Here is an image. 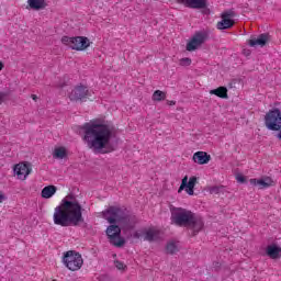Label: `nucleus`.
<instances>
[{"label":"nucleus","instance_id":"nucleus-1","mask_svg":"<svg viewBox=\"0 0 281 281\" xmlns=\"http://www.w3.org/2000/svg\"><path fill=\"white\" fill-rule=\"evenodd\" d=\"M55 225H60V227H69L70 225H80L85 223V217H82V205L76 199V195L68 194L63 199L60 205L55 209L54 213Z\"/></svg>","mask_w":281,"mask_h":281},{"label":"nucleus","instance_id":"nucleus-2","mask_svg":"<svg viewBox=\"0 0 281 281\" xmlns=\"http://www.w3.org/2000/svg\"><path fill=\"white\" fill-rule=\"evenodd\" d=\"M81 131H83L85 142L94 153H102L104 148H109L113 137L112 126L90 121L81 126Z\"/></svg>","mask_w":281,"mask_h":281},{"label":"nucleus","instance_id":"nucleus-3","mask_svg":"<svg viewBox=\"0 0 281 281\" xmlns=\"http://www.w3.org/2000/svg\"><path fill=\"white\" fill-rule=\"evenodd\" d=\"M171 223L178 227H188L190 236H196L204 227L203 217L183 207L171 209Z\"/></svg>","mask_w":281,"mask_h":281},{"label":"nucleus","instance_id":"nucleus-4","mask_svg":"<svg viewBox=\"0 0 281 281\" xmlns=\"http://www.w3.org/2000/svg\"><path fill=\"white\" fill-rule=\"evenodd\" d=\"M102 216L110 225H116L119 223L124 232H131L137 225V216L126 215L124 209L117 206L108 207L102 212Z\"/></svg>","mask_w":281,"mask_h":281},{"label":"nucleus","instance_id":"nucleus-5","mask_svg":"<svg viewBox=\"0 0 281 281\" xmlns=\"http://www.w3.org/2000/svg\"><path fill=\"white\" fill-rule=\"evenodd\" d=\"M61 43L63 45H67L70 47V49H75L76 52H85V49L91 45V42L85 36H63Z\"/></svg>","mask_w":281,"mask_h":281},{"label":"nucleus","instance_id":"nucleus-6","mask_svg":"<svg viewBox=\"0 0 281 281\" xmlns=\"http://www.w3.org/2000/svg\"><path fill=\"white\" fill-rule=\"evenodd\" d=\"M265 126L268 131H280L281 128V111L278 108L269 110L265 115Z\"/></svg>","mask_w":281,"mask_h":281},{"label":"nucleus","instance_id":"nucleus-7","mask_svg":"<svg viewBox=\"0 0 281 281\" xmlns=\"http://www.w3.org/2000/svg\"><path fill=\"white\" fill-rule=\"evenodd\" d=\"M64 265H66L69 271H78L83 265L82 256L79 252L69 250L64 255Z\"/></svg>","mask_w":281,"mask_h":281},{"label":"nucleus","instance_id":"nucleus-8","mask_svg":"<svg viewBox=\"0 0 281 281\" xmlns=\"http://www.w3.org/2000/svg\"><path fill=\"white\" fill-rule=\"evenodd\" d=\"M109 243L114 245V247H124L126 245V239L122 237V228L115 224L108 226L105 232Z\"/></svg>","mask_w":281,"mask_h":281},{"label":"nucleus","instance_id":"nucleus-9","mask_svg":"<svg viewBox=\"0 0 281 281\" xmlns=\"http://www.w3.org/2000/svg\"><path fill=\"white\" fill-rule=\"evenodd\" d=\"M210 38V34L205 31L196 32L187 44V52H194L201 47Z\"/></svg>","mask_w":281,"mask_h":281},{"label":"nucleus","instance_id":"nucleus-10","mask_svg":"<svg viewBox=\"0 0 281 281\" xmlns=\"http://www.w3.org/2000/svg\"><path fill=\"white\" fill-rule=\"evenodd\" d=\"M91 93L85 86H77L70 93L69 100L78 102V100H87Z\"/></svg>","mask_w":281,"mask_h":281},{"label":"nucleus","instance_id":"nucleus-11","mask_svg":"<svg viewBox=\"0 0 281 281\" xmlns=\"http://www.w3.org/2000/svg\"><path fill=\"white\" fill-rule=\"evenodd\" d=\"M177 3L191 8L192 10H205L207 8V0H176Z\"/></svg>","mask_w":281,"mask_h":281},{"label":"nucleus","instance_id":"nucleus-12","mask_svg":"<svg viewBox=\"0 0 281 281\" xmlns=\"http://www.w3.org/2000/svg\"><path fill=\"white\" fill-rule=\"evenodd\" d=\"M13 171L15 172L18 178L24 181V179H27V175L32 172V165H30V162L18 164L14 166Z\"/></svg>","mask_w":281,"mask_h":281},{"label":"nucleus","instance_id":"nucleus-13","mask_svg":"<svg viewBox=\"0 0 281 281\" xmlns=\"http://www.w3.org/2000/svg\"><path fill=\"white\" fill-rule=\"evenodd\" d=\"M251 186H258L259 190H265L267 188H271L273 186V180L270 177H263L261 179H250Z\"/></svg>","mask_w":281,"mask_h":281},{"label":"nucleus","instance_id":"nucleus-14","mask_svg":"<svg viewBox=\"0 0 281 281\" xmlns=\"http://www.w3.org/2000/svg\"><path fill=\"white\" fill-rule=\"evenodd\" d=\"M212 156H210L205 151H196L193 154V161L194 164H199V166H205V164H210Z\"/></svg>","mask_w":281,"mask_h":281},{"label":"nucleus","instance_id":"nucleus-15","mask_svg":"<svg viewBox=\"0 0 281 281\" xmlns=\"http://www.w3.org/2000/svg\"><path fill=\"white\" fill-rule=\"evenodd\" d=\"M266 255L271 258V260H280L281 259V247L276 244L269 245L266 248Z\"/></svg>","mask_w":281,"mask_h":281},{"label":"nucleus","instance_id":"nucleus-16","mask_svg":"<svg viewBox=\"0 0 281 281\" xmlns=\"http://www.w3.org/2000/svg\"><path fill=\"white\" fill-rule=\"evenodd\" d=\"M269 43V34L262 33L257 38H251L248 41V45L250 47H256V45H259L260 47H265Z\"/></svg>","mask_w":281,"mask_h":281},{"label":"nucleus","instance_id":"nucleus-17","mask_svg":"<svg viewBox=\"0 0 281 281\" xmlns=\"http://www.w3.org/2000/svg\"><path fill=\"white\" fill-rule=\"evenodd\" d=\"M194 186H196V177H191L188 182V176H186L184 179H182V182L180 184L178 192L179 193L183 192L186 188H194Z\"/></svg>","mask_w":281,"mask_h":281},{"label":"nucleus","instance_id":"nucleus-18","mask_svg":"<svg viewBox=\"0 0 281 281\" xmlns=\"http://www.w3.org/2000/svg\"><path fill=\"white\" fill-rule=\"evenodd\" d=\"M235 21L227 18H222V21L217 22L216 27L217 30H231V27H234Z\"/></svg>","mask_w":281,"mask_h":281},{"label":"nucleus","instance_id":"nucleus-19","mask_svg":"<svg viewBox=\"0 0 281 281\" xmlns=\"http://www.w3.org/2000/svg\"><path fill=\"white\" fill-rule=\"evenodd\" d=\"M210 94L222 98L223 100H227V98H229V95L227 94V88L225 87H218L216 89L210 90Z\"/></svg>","mask_w":281,"mask_h":281},{"label":"nucleus","instance_id":"nucleus-20","mask_svg":"<svg viewBox=\"0 0 281 281\" xmlns=\"http://www.w3.org/2000/svg\"><path fill=\"white\" fill-rule=\"evenodd\" d=\"M58 188L56 186H47L42 190V199H52L54 194H56V191Z\"/></svg>","mask_w":281,"mask_h":281},{"label":"nucleus","instance_id":"nucleus-21","mask_svg":"<svg viewBox=\"0 0 281 281\" xmlns=\"http://www.w3.org/2000/svg\"><path fill=\"white\" fill-rule=\"evenodd\" d=\"M32 10H43L45 8V0H27Z\"/></svg>","mask_w":281,"mask_h":281},{"label":"nucleus","instance_id":"nucleus-22","mask_svg":"<svg viewBox=\"0 0 281 281\" xmlns=\"http://www.w3.org/2000/svg\"><path fill=\"white\" fill-rule=\"evenodd\" d=\"M159 238V232L155 231L153 228H149L145 233V240H148V243H153V240H157Z\"/></svg>","mask_w":281,"mask_h":281},{"label":"nucleus","instance_id":"nucleus-23","mask_svg":"<svg viewBox=\"0 0 281 281\" xmlns=\"http://www.w3.org/2000/svg\"><path fill=\"white\" fill-rule=\"evenodd\" d=\"M55 159H65L67 157V149L65 147H58L53 154Z\"/></svg>","mask_w":281,"mask_h":281},{"label":"nucleus","instance_id":"nucleus-24","mask_svg":"<svg viewBox=\"0 0 281 281\" xmlns=\"http://www.w3.org/2000/svg\"><path fill=\"white\" fill-rule=\"evenodd\" d=\"M153 100L154 102H162V100H166V92L161 91V90H156L153 93Z\"/></svg>","mask_w":281,"mask_h":281},{"label":"nucleus","instance_id":"nucleus-25","mask_svg":"<svg viewBox=\"0 0 281 281\" xmlns=\"http://www.w3.org/2000/svg\"><path fill=\"white\" fill-rule=\"evenodd\" d=\"M234 16H236V11L235 10H227V11H224L223 13H222V19H231V20H233L234 19Z\"/></svg>","mask_w":281,"mask_h":281},{"label":"nucleus","instance_id":"nucleus-26","mask_svg":"<svg viewBox=\"0 0 281 281\" xmlns=\"http://www.w3.org/2000/svg\"><path fill=\"white\" fill-rule=\"evenodd\" d=\"M167 254H177V244H175L173 241L167 244Z\"/></svg>","mask_w":281,"mask_h":281},{"label":"nucleus","instance_id":"nucleus-27","mask_svg":"<svg viewBox=\"0 0 281 281\" xmlns=\"http://www.w3.org/2000/svg\"><path fill=\"white\" fill-rule=\"evenodd\" d=\"M180 65L181 67H190V65H192V59L184 57L180 59Z\"/></svg>","mask_w":281,"mask_h":281},{"label":"nucleus","instance_id":"nucleus-28","mask_svg":"<svg viewBox=\"0 0 281 281\" xmlns=\"http://www.w3.org/2000/svg\"><path fill=\"white\" fill-rule=\"evenodd\" d=\"M236 180L238 181V183H247V178L245 176H243L241 173H238L236 176Z\"/></svg>","mask_w":281,"mask_h":281},{"label":"nucleus","instance_id":"nucleus-29","mask_svg":"<svg viewBox=\"0 0 281 281\" xmlns=\"http://www.w3.org/2000/svg\"><path fill=\"white\" fill-rule=\"evenodd\" d=\"M114 265H115V267H116V269H119V271H122V269H125L126 268V266H124V262H122V261H114Z\"/></svg>","mask_w":281,"mask_h":281},{"label":"nucleus","instance_id":"nucleus-30","mask_svg":"<svg viewBox=\"0 0 281 281\" xmlns=\"http://www.w3.org/2000/svg\"><path fill=\"white\" fill-rule=\"evenodd\" d=\"M8 100V93L7 92H0V104L5 102Z\"/></svg>","mask_w":281,"mask_h":281},{"label":"nucleus","instance_id":"nucleus-31","mask_svg":"<svg viewBox=\"0 0 281 281\" xmlns=\"http://www.w3.org/2000/svg\"><path fill=\"white\" fill-rule=\"evenodd\" d=\"M187 194H190V196L194 195V188L193 187H186Z\"/></svg>","mask_w":281,"mask_h":281},{"label":"nucleus","instance_id":"nucleus-32","mask_svg":"<svg viewBox=\"0 0 281 281\" xmlns=\"http://www.w3.org/2000/svg\"><path fill=\"white\" fill-rule=\"evenodd\" d=\"M218 192H221V187H213V188L211 189V193H212V194H218Z\"/></svg>","mask_w":281,"mask_h":281},{"label":"nucleus","instance_id":"nucleus-33","mask_svg":"<svg viewBox=\"0 0 281 281\" xmlns=\"http://www.w3.org/2000/svg\"><path fill=\"white\" fill-rule=\"evenodd\" d=\"M167 104H169V106H175V104H177V101H167Z\"/></svg>","mask_w":281,"mask_h":281},{"label":"nucleus","instance_id":"nucleus-34","mask_svg":"<svg viewBox=\"0 0 281 281\" xmlns=\"http://www.w3.org/2000/svg\"><path fill=\"white\" fill-rule=\"evenodd\" d=\"M3 201H5V195L0 194V203H3Z\"/></svg>","mask_w":281,"mask_h":281},{"label":"nucleus","instance_id":"nucleus-35","mask_svg":"<svg viewBox=\"0 0 281 281\" xmlns=\"http://www.w3.org/2000/svg\"><path fill=\"white\" fill-rule=\"evenodd\" d=\"M31 98H32V100H38V97H36V94H31Z\"/></svg>","mask_w":281,"mask_h":281},{"label":"nucleus","instance_id":"nucleus-36","mask_svg":"<svg viewBox=\"0 0 281 281\" xmlns=\"http://www.w3.org/2000/svg\"><path fill=\"white\" fill-rule=\"evenodd\" d=\"M3 67L4 65L2 64V61H0V71H3Z\"/></svg>","mask_w":281,"mask_h":281},{"label":"nucleus","instance_id":"nucleus-37","mask_svg":"<svg viewBox=\"0 0 281 281\" xmlns=\"http://www.w3.org/2000/svg\"><path fill=\"white\" fill-rule=\"evenodd\" d=\"M113 148H110L109 150L102 151V153H112Z\"/></svg>","mask_w":281,"mask_h":281},{"label":"nucleus","instance_id":"nucleus-38","mask_svg":"<svg viewBox=\"0 0 281 281\" xmlns=\"http://www.w3.org/2000/svg\"><path fill=\"white\" fill-rule=\"evenodd\" d=\"M135 238H139V235H138V234H135Z\"/></svg>","mask_w":281,"mask_h":281},{"label":"nucleus","instance_id":"nucleus-39","mask_svg":"<svg viewBox=\"0 0 281 281\" xmlns=\"http://www.w3.org/2000/svg\"><path fill=\"white\" fill-rule=\"evenodd\" d=\"M53 281H56V279H54Z\"/></svg>","mask_w":281,"mask_h":281}]
</instances>
